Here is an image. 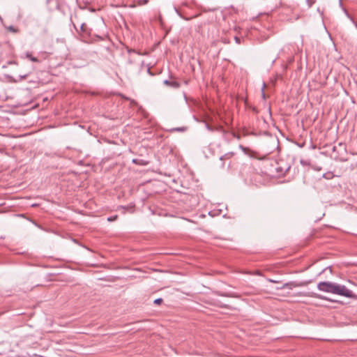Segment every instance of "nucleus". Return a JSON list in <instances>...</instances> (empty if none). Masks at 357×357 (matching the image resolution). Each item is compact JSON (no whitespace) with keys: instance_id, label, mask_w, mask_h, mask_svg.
<instances>
[{"instance_id":"14","label":"nucleus","mask_w":357,"mask_h":357,"mask_svg":"<svg viewBox=\"0 0 357 357\" xmlns=\"http://www.w3.org/2000/svg\"><path fill=\"white\" fill-rule=\"evenodd\" d=\"M218 295L219 296H229V295L227 294H224V293H217Z\"/></svg>"},{"instance_id":"11","label":"nucleus","mask_w":357,"mask_h":357,"mask_svg":"<svg viewBox=\"0 0 357 357\" xmlns=\"http://www.w3.org/2000/svg\"><path fill=\"white\" fill-rule=\"evenodd\" d=\"M213 355L215 357H225L224 355H222L220 353H213Z\"/></svg>"},{"instance_id":"13","label":"nucleus","mask_w":357,"mask_h":357,"mask_svg":"<svg viewBox=\"0 0 357 357\" xmlns=\"http://www.w3.org/2000/svg\"><path fill=\"white\" fill-rule=\"evenodd\" d=\"M30 60L33 61V62H38V59L36 57H34V56L31 57Z\"/></svg>"},{"instance_id":"4","label":"nucleus","mask_w":357,"mask_h":357,"mask_svg":"<svg viewBox=\"0 0 357 357\" xmlns=\"http://www.w3.org/2000/svg\"><path fill=\"white\" fill-rule=\"evenodd\" d=\"M132 162L139 165H146L149 162L142 158H134Z\"/></svg>"},{"instance_id":"3","label":"nucleus","mask_w":357,"mask_h":357,"mask_svg":"<svg viewBox=\"0 0 357 357\" xmlns=\"http://www.w3.org/2000/svg\"><path fill=\"white\" fill-rule=\"evenodd\" d=\"M335 283L331 282H320L317 284L319 290L327 293H333Z\"/></svg>"},{"instance_id":"15","label":"nucleus","mask_w":357,"mask_h":357,"mask_svg":"<svg viewBox=\"0 0 357 357\" xmlns=\"http://www.w3.org/2000/svg\"><path fill=\"white\" fill-rule=\"evenodd\" d=\"M26 57L30 59L31 57H32V56H31V54L29 52H26Z\"/></svg>"},{"instance_id":"1","label":"nucleus","mask_w":357,"mask_h":357,"mask_svg":"<svg viewBox=\"0 0 357 357\" xmlns=\"http://www.w3.org/2000/svg\"><path fill=\"white\" fill-rule=\"evenodd\" d=\"M290 167L284 158H271L269 174L273 176H282L289 171Z\"/></svg>"},{"instance_id":"2","label":"nucleus","mask_w":357,"mask_h":357,"mask_svg":"<svg viewBox=\"0 0 357 357\" xmlns=\"http://www.w3.org/2000/svg\"><path fill=\"white\" fill-rule=\"evenodd\" d=\"M333 294L340 295L347 298H353L354 294L353 291L347 289L344 285L335 283L333 289Z\"/></svg>"},{"instance_id":"10","label":"nucleus","mask_w":357,"mask_h":357,"mask_svg":"<svg viewBox=\"0 0 357 357\" xmlns=\"http://www.w3.org/2000/svg\"><path fill=\"white\" fill-rule=\"evenodd\" d=\"M265 87H266V84L264 83V84H263V87H262V89H261V96H262V98H263L264 99H265V98H266V95H265V93H264V89H265Z\"/></svg>"},{"instance_id":"19","label":"nucleus","mask_w":357,"mask_h":357,"mask_svg":"<svg viewBox=\"0 0 357 357\" xmlns=\"http://www.w3.org/2000/svg\"><path fill=\"white\" fill-rule=\"evenodd\" d=\"M235 39H236V42H237V43H240V41H239V38H238L236 37V38H235Z\"/></svg>"},{"instance_id":"6","label":"nucleus","mask_w":357,"mask_h":357,"mask_svg":"<svg viewBox=\"0 0 357 357\" xmlns=\"http://www.w3.org/2000/svg\"><path fill=\"white\" fill-rule=\"evenodd\" d=\"M298 286V284H296V282H287L283 284L282 288V289H284V288L292 289L293 287H296Z\"/></svg>"},{"instance_id":"12","label":"nucleus","mask_w":357,"mask_h":357,"mask_svg":"<svg viewBox=\"0 0 357 357\" xmlns=\"http://www.w3.org/2000/svg\"><path fill=\"white\" fill-rule=\"evenodd\" d=\"M218 306L224 308H229V306L228 305L219 304Z\"/></svg>"},{"instance_id":"18","label":"nucleus","mask_w":357,"mask_h":357,"mask_svg":"<svg viewBox=\"0 0 357 357\" xmlns=\"http://www.w3.org/2000/svg\"><path fill=\"white\" fill-rule=\"evenodd\" d=\"M84 26H85V24H82V26H81V29H82V31H85V30H84Z\"/></svg>"},{"instance_id":"17","label":"nucleus","mask_w":357,"mask_h":357,"mask_svg":"<svg viewBox=\"0 0 357 357\" xmlns=\"http://www.w3.org/2000/svg\"><path fill=\"white\" fill-rule=\"evenodd\" d=\"M314 297L318 298L324 299V297H322V296H319V295H317V294H315V295H314Z\"/></svg>"},{"instance_id":"9","label":"nucleus","mask_w":357,"mask_h":357,"mask_svg":"<svg viewBox=\"0 0 357 357\" xmlns=\"http://www.w3.org/2000/svg\"><path fill=\"white\" fill-rule=\"evenodd\" d=\"M162 301H163L162 298H156V299L153 301V303H154L155 304L159 305V304L162 303Z\"/></svg>"},{"instance_id":"5","label":"nucleus","mask_w":357,"mask_h":357,"mask_svg":"<svg viewBox=\"0 0 357 357\" xmlns=\"http://www.w3.org/2000/svg\"><path fill=\"white\" fill-rule=\"evenodd\" d=\"M164 84L168 86L175 88V89H176L179 86V84L174 81L165 80Z\"/></svg>"},{"instance_id":"21","label":"nucleus","mask_w":357,"mask_h":357,"mask_svg":"<svg viewBox=\"0 0 357 357\" xmlns=\"http://www.w3.org/2000/svg\"><path fill=\"white\" fill-rule=\"evenodd\" d=\"M259 158V159H263L264 158H262V157H260V158Z\"/></svg>"},{"instance_id":"7","label":"nucleus","mask_w":357,"mask_h":357,"mask_svg":"<svg viewBox=\"0 0 357 357\" xmlns=\"http://www.w3.org/2000/svg\"><path fill=\"white\" fill-rule=\"evenodd\" d=\"M300 162H301V164H302L303 165H310V162H309V160H307V159H303V158H302V159H301Z\"/></svg>"},{"instance_id":"20","label":"nucleus","mask_w":357,"mask_h":357,"mask_svg":"<svg viewBox=\"0 0 357 357\" xmlns=\"http://www.w3.org/2000/svg\"><path fill=\"white\" fill-rule=\"evenodd\" d=\"M220 159L221 160H222L224 159V158L220 157Z\"/></svg>"},{"instance_id":"16","label":"nucleus","mask_w":357,"mask_h":357,"mask_svg":"<svg viewBox=\"0 0 357 357\" xmlns=\"http://www.w3.org/2000/svg\"><path fill=\"white\" fill-rule=\"evenodd\" d=\"M9 30L13 31V32H16V30L13 26H10L9 27Z\"/></svg>"},{"instance_id":"8","label":"nucleus","mask_w":357,"mask_h":357,"mask_svg":"<svg viewBox=\"0 0 357 357\" xmlns=\"http://www.w3.org/2000/svg\"><path fill=\"white\" fill-rule=\"evenodd\" d=\"M118 216L116 215H114V216H110L107 218V220L109 222H112V221H114L117 219Z\"/></svg>"}]
</instances>
